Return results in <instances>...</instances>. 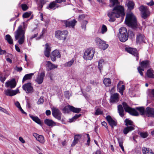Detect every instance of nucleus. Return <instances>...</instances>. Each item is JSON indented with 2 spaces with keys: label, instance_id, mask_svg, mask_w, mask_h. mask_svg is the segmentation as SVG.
I'll return each mask as SVG.
<instances>
[{
  "label": "nucleus",
  "instance_id": "obj_15",
  "mask_svg": "<svg viewBox=\"0 0 154 154\" xmlns=\"http://www.w3.org/2000/svg\"><path fill=\"white\" fill-rule=\"evenodd\" d=\"M106 119L112 129H113L114 126L117 125V122L114 120L110 116H107L106 117Z\"/></svg>",
  "mask_w": 154,
  "mask_h": 154
},
{
  "label": "nucleus",
  "instance_id": "obj_57",
  "mask_svg": "<svg viewBox=\"0 0 154 154\" xmlns=\"http://www.w3.org/2000/svg\"><path fill=\"white\" fill-rule=\"evenodd\" d=\"M85 14H82L79 16L78 20L79 21H81L82 20H83L85 17Z\"/></svg>",
  "mask_w": 154,
  "mask_h": 154
},
{
  "label": "nucleus",
  "instance_id": "obj_27",
  "mask_svg": "<svg viewBox=\"0 0 154 154\" xmlns=\"http://www.w3.org/2000/svg\"><path fill=\"white\" fill-rule=\"evenodd\" d=\"M13 90L11 89H7L4 91L5 94L6 96H12L16 94V93H14Z\"/></svg>",
  "mask_w": 154,
  "mask_h": 154
},
{
  "label": "nucleus",
  "instance_id": "obj_44",
  "mask_svg": "<svg viewBox=\"0 0 154 154\" xmlns=\"http://www.w3.org/2000/svg\"><path fill=\"white\" fill-rule=\"evenodd\" d=\"M107 31V28L106 26L103 24L101 28V33L102 34L105 33Z\"/></svg>",
  "mask_w": 154,
  "mask_h": 154
},
{
  "label": "nucleus",
  "instance_id": "obj_47",
  "mask_svg": "<svg viewBox=\"0 0 154 154\" xmlns=\"http://www.w3.org/2000/svg\"><path fill=\"white\" fill-rule=\"evenodd\" d=\"M118 141L119 146L121 148L122 151L123 152H124V149L123 146V142L122 140V139H118Z\"/></svg>",
  "mask_w": 154,
  "mask_h": 154
},
{
  "label": "nucleus",
  "instance_id": "obj_25",
  "mask_svg": "<svg viewBox=\"0 0 154 154\" xmlns=\"http://www.w3.org/2000/svg\"><path fill=\"white\" fill-rule=\"evenodd\" d=\"M141 67L143 68L149 67V61L148 60H146L142 61L140 62Z\"/></svg>",
  "mask_w": 154,
  "mask_h": 154
},
{
  "label": "nucleus",
  "instance_id": "obj_14",
  "mask_svg": "<svg viewBox=\"0 0 154 154\" xmlns=\"http://www.w3.org/2000/svg\"><path fill=\"white\" fill-rule=\"evenodd\" d=\"M45 75V72L44 71H42L41 73H38L37 77L35 79V81L38 84H41L43 82Z\"/></svg>",
  "mask_w": 154,
  "mask_h": 154
},
{
  "label": "nucleus",
  "instance_id": "obj_11",
  "mask_svg": "<svg viewBox=\"0 0 154 154\" xmlns=\"http://www.w3.org/2000/svg\"><path fill=\"white\" fill-rule=\"evenodd\" d=\"M77 22V21L74 19L72 20H63V21L66 27H71L72 28H74Z\"/></svg>",
  "mask_w": 154,
  "mask_h": 154
},
{
  "label": "nucleus",
  "instance_id": "obj_9",
  "mask_svg": "<svg viewBox=\"0 0 154 154\" xmlns=\"http://www.w3.org/2000/svg\"><path fill=\"white\" fill-rule=\"evenodd\" d=\"M94 53L95 51L93 49L88 48L85 51L83 58L85 60H91L93 57Z\"/></svg>",
  "mask_w": 154,
  "mask_h": 154
},
{
  "label": "nucleus",
  "instance_id": "obj_53",
  "mask_svg": "<svg viewBox=\"0 0 154 154\" xmlns=\"http://www.w3.org/2000/svg\"><path fill=\"white\" fill-rule=\"evenodd\" d=\"M21 7L23 11H26L27 10L28 8V7L25 4H22L21 5Z\"/></svg>",
  "mask_w": 154,
  "mask_h": 154
},
{
  "label": "nucleus",
  "instance_id": "obj_30",
  "mask_svg": "<svg viewBox=\"0 0 154 154\" xmlns=\"http://www.w3.org/2000/svg\"><path fill=\"white\" fill-rule=\"evenodd\" d=\"M33 75V73H31L25 75L23 79L22 82L23 83L25 81L31 79L32 76Z\"/></svg>",
  "mask_w": 154,
  "mask_h": 154
},
{
  "label": "nucleus",
  "instance_id": "obj_22",
  "mask_svg": "<svg viewBox=\"0 0 154 154\" xmlns=\"http://www.w3.org/2000/svg\"><path fill=\"white\" fill-rule=\"evenodd\" d=\"M46 66L48 67L47 70L48 71L51 70L52 69L57 68L58 65L53 64L51 61H48Z\"/></svg>",
  "mask_w": 154,
  "mask_h": 154
},
{
  "label": "nucleus",
  "instance_id": "obj_56",
  "mask_svg": "<svg viewBox=\"0 0 154 154\" xmlns=\"http://www.w3.org/2000/svg\"><path fill=\"white\" fill-rule=\"evenodd\" d=\"M6 79L5 77L3 76L2 74H0V80L2 82L4 83Z\"/></svg>",
  "mask_w": 154,
  "mask_h": 154
},
{
  "label": "nucleus",
  "instance_id": "obj_17",
  "mask_svg": "<svg viewBox=\"0 0 154 154\" xmlns=\"http://www.w3.org/2000/svg\"><path fill=\"white\" fill-rule=\"evenodd\" d=\"M119 100V94L118 93H115L112 94L110 98V103H116Z\"/></svg>",
  "mask_w": 154,
  "mask_h": 154
},
{
  "label": "nucleus",
  "instance_id": "obj_42",
  "mask_svg": "<svg viewBox=\"0 0 154 154\" xmlns=\"http://www.w3.org/2000/svg\"><path fill=\"white\" fill-rule=\"evenodd\" d=\"M127 6L130 10L133 9L134 8V3L132 1H129L127 4Z\"/></svg>",
  "mask_w": 154,
  "mask_h": 154
},
{
  "label": "nucleus",
  "instance_id": "obj_33",
  "mask_svg": "<svg viewBox=\"0 0 154 154\" xmlns=\"http://www.w3.org/2000/svg\"><path fill=\"white\" fill-rule=\"evenodd\" d=\"M5 39L9 44L12 45L13 44V39L8 34L6 35L5 36Z\"/></svg>",
  "mask_w": 154,
  "mask_h": 154
},
{
  "label": "nucleus",
  "instance_id": "obj_60",
  "mask_svg": "<svg viewBox=\"0 0 154 154\" xmlns=\"http://www.w3.org/2000/svg\"><path fill=\"white\" fill-rule=\"evenodd\" d=\"M87 137L88 138V140L87 141V142L88 143V146H89L90 145V142L91 140L90 138V137L89 135L88 134H86Z\"/></svg>",
  "mask_w": 154,
  "mask_h": 154
},
{
  "label": "nucleus",
  "instance_id": "obj_50",
  "mask_svg": "<svg viewBox=\"0 0 154 154\" xmlns=\"http://www.w3.org/2000/svg\"><path fill=\"white\" fill-rule=\"evenodd\" d=\"M31 12H26L23 14V18H27L29 17L31 15Z\"/></svg>",
  "mask_w": 154,
  "mask_h": 154
},
{
  "label": "nucleus",
  "instance_id": "obj_24",
  "mask_svg": "<svg viewBox=\"0 0 154 154\" xmlns=\"http://www.w3.org/2000/svg\"><path fill=\"white\" fill-rule=\"evenodd\" d=\"M134 127L133 126H127L124 129L123 132L125 135H126L128 133L134 130Z\"/></svg>",
  "mask_w": 154,
  "mask_h": 154
},
{
  "label": "nucleus",
  "instance_id": "obj_19",
  "mask_svg": "<svg viewBox=\"0 0 154 154\" xmlns=\"http://www.w3.org/2000/svg\"><path fill=\"white\" fill-rule=\"evenodd\" d=\"M45 46V49L44 51V54L46 57H48L50 56L51 51V47L49 46L48 43L46 44Z\"/></svg>",
  "mask_w": 154,
  "mask_h": 154
},
{
  "label": "nucleus",
  "instance_id": "obj_32",
  "mask_svg": "<svg viewBox=\"0 0 154 154\" xmlns=\"http://www.w3.org/2000/svg\"><path fill=\"white\" fill-rule=\"evenodd\" d=\"M125 125L127 126H133L134 127L135 126L134 125L133 122L131 120H129L128 119H126L125 121Z\"/></svg>",
  "mask_w": 154,
  "mask_h": 154
},
{
  "label": "nucleus",
  "instance_id": "obj_49",
  "mask_svg": "<svg viewBox=\"0 0 154 154\" xmlns=\"http://www.w3.org/2000/svg\"><path fill=\"white\" fill-rule=\"evenodd\" d=\"M103 113V111H101V110L100 108H98L96 109L95 115H98L100 114H102Z\"/></svg>",
  "mask_w": 154,
  "mask_h": 154
},
{
  "label": "nucleus",
  "instance_id": "obj_45",
  "mask_svg": "<svg viewBox=\"0 0 154 154\" xmlns=\"http://www.w3.org/2000/svg\"><path fill=\"white\" fill-rule=\"evenodd\" d=\"M36 140L41 143H44L45 142L44 137L41 135H39Z\"/></svg>",
  "mask_w": 154,
  "mask_h": 154
},
{
  "label": "nucleus",
  "instance_id": "obj_51",
  "mask_svg": "<svg viewBox=\"0 0 154 154\" xmlns=\"http://www.w3.org/2000/svg\"><path fill=\"white\" fill-rule=\"evenodd\" d=\"M44 101L43 97H40V98L38 99V101L37 102V104L38 105L42 104Z\"/></svg>",
  "mask_w": 154,
  "mask_h": 154
},
{
  "label": "nucleus",
  "instance_id": "obj_18",
  "mask_svg": "<svg viewBox=\"0 0 154 154\" xmlns=\"http://www.w3.org/2000/svg\"><path fill=\"white\" fill-rule=\"evenodd\" d=\"M16 85V83L14 79L11 81H8L5 83V86L7 88H14Z\"/></svg>",
  "mask_w": 154,
  "mask_h": 154
},
{
  "label": "nucleus",
  "instance_id": "obj_12",
  "mask_svg": "<svg viewBox=\"0 0 154 154\" xmlns=\"http://www.w3.org/2000/svg\"><path fill=\"white\" fill-rule=\"evenodd\" d=\"M125 50L128 52L136 57L137 60H138V53L136 49L131 48H125Z\"/></svg>",
  "mask_w": 154,
  "mask_h": 154
},
{
  "label": "nucleus",
  "instance_id": "obj_31",
  "mask_svg": "<svg viewBox=\"0 0 154 154\" xmlns=\"http://www.w3.org/2000/svg\"><path fill=\"white\" fill-rule=\"evenodd\" d=\"M144 40V36L143 35L139 34L137 35L136 41L138 42H143Z\"/></svg>",
  "mask_w": 154,
  "mask_h": 154
},
{
  "label": "nucleus",
  "instance_id": "obj_21",
  "mask_svg": "<svg viewBox=\"0 0 154 154\" xmlns=\"http://www.w3.org/2000/svg\"><path fill=\"white\" fill-rule=\"evenodd\" d=\"M60 6L57 4L55 1L51 2L49 5L48 6L47 8L49 9L54 10L56 8H58Z\"/></svg>",
  "mask_w": 154,
  "mask_h": 154
},
{
  "label": "nucleus",
  "instance_id": "obj_10",
  "mask_svg": "<svg viewBox=\"0 0 154 154\" xmlns=\"http://www.w3.org/2000/svg\"><path fill=\"white\" fill-rule=\"evenodd\" d=\"M22 88L26 93L31 94L34 92L33 86L30 82L24 84L22 86Z\"/></svg>",
  "mask_w": 154,
  "mask_h": 154
},
{
  "label": "nucleus",
  "instance_id": "obj_16",
  "mask_svg": "<svg viewBox=\"0 0 154 154\" xmlns=\"http://www.w3.org/2000/svg\"><path fill=\"white\" fill-rule=\"evenodd\" d=\"M146 115L148 117L154 118V108L147 107L146 109Z\"/></svg>",
  "mask_w": 154,
  "mask_h": 154
},
{
  "label": "nucleus",
  "instance_id": "obj_28",
  "mask_svg": "<svg viewBox=\"0 0 154 154\" xmlns=\"http://www.w3.org/2000/svg\"><path fill=\"white\" fill-rule=\"evenodd\" d=\"M118 112L119 115L121 117H123L124 116V110L123 108L121 105H119L118 106Z\"/></svg>",
  "mask_w": 154,
  "mask_h": 154
},
{
  "label": "nucleus",
  "instance_id": "obj_6",
  "mask_svg": "<svg viewBox=\"0 0 154 154\" xmlns=\"http://www.w3.org/2000/svg\"><path fill=\"white\" fill-rule=\"evenodd\" d=\"M68 34L67 30H57L55 32V37L59 40L64 41L66 38V35Z\"/></svg>",
  "mask_w": 154,
  "mask_h": 154
},
{
  "label": "nucleus",
  "instance_id": "obj_4",
  "mask_svg": "<svg viewBox=\"0 0 154 154\" xmlns=\"http://www.w3.org/2000/svg\"><path fill=\"white\" fill-rule=\"evenodd\" d=\"M119 33L118 37L120 41L122 42H125L128 39V37L127 29L124 27H121L119 29Z\"/></svg>",
  "mask_w": 154,
  "mask_h": 154
},
{
  "label": "nucleus",
  "instance_id": "obj_43",
  "mask_svg": "<svg viewBox=\"0 0 154 154\" xmlns=\"http://www.w3.org/2000/svg\"><path fill=\"white\" fill-rule=\"evenodd\" d=\"M138 134L140 136L143 138H146L148 136V134L147 132H139Z\"/></svg>",
  "mask_w": 154,
  "mask_h": 154
},
{
  "label": "nucleus",
  "instance_id": "obj_40",
  "mask_svg": "<svg viewBox=\"0 0 154 154\" xmlns=\"http://www.w3.org/2000/svg\"><path fill=\"white\" fill-rule=\"evenodd\" d=\"M102 43H102L99 48L103 50H105L108 47L109 45L108 44H106V42L104 41Z\"/></svg>",
  "mask_w": 154,
  "mask_h": 154
},
{
  "label": "nucleus",
  "instance_id": "obj_41",
  "mask_svg": "<svg viewBox=\"0 0 154 154\" xmlns=\"http://www.w3.org/2000/svg\"><path fill=\"white\" fill-rule=\"evenodd\" d=\"M74 60L73 59H72L70 61L64 64V66L65 67H69L71 66L73 63Z\"/></svg>",
  "mask_w": 154,
  "mask_h": 154
},
{
  "label": "nucleus",
  "instance_id": "obj_48",
  "mask_svg": "<svg viewBox=\"0 0 154 154\" xmlns=\"http://www.w3.org/2000/svg\"><path fill=\"white\" fill-rule=\"evenodd\" d=\"M88 21L86 20H85L83 21L82 23L81 27L82 29L85 30L86 29V25L88 23Z\"/></svg>",
  "mask_w": 154,
  "mask_h": 154
},
{
  "label": "nucleus",
  "instance_id": "obj_5",
  "mask_svg": "<svg viewBox=\"0 0 154 154\" xmlns=\"http://www.w3.org/2000/svg\"><path fill=\"white\" fill-rule=\"evenodd\" d=\"M122 105L126 112H128L130 114L134 116H137L139 115L138 112L135 109L129 107L126 102H123Z\"/></svg>",
  "mask_w": 154,
  "mask_h": 154
},
{
  "label": "nucleus",
  "instance_id": "obj_35",
  "mask_svg": "<svg viewBox=\"0 0 154 154\" xmlns=\"http://www.w3.org/2000/svg\"><path fill=\"white\" fill-rule=\"evenodd\" d=\"M137 109L140 112L141 115H146V109L142 107H137Z\"/></svg>",
  "mask_w": 154,
  "mask_h": 154
},
{
  "label": "nucleus",
  "instance_id": "obj_2",
  "mask_svg": "<svg viewBox=\"0 0 154 154\" xmlns=\"http://www.w3.org/2000/svg\"><path fill=\"white\" fill-rule=\"evenodd\" d=\"M125 23L128 26L131 28L137 27V25L136 18L132 13L126 14Z\"/></svg>",
  "mask_w": 154,
  "mask_h": 154
},
{
  "label": "nucleus",
  "instance_id": "obj_37",
  "mask_svg": "<svg viewBox=\"0 0 154 154\" xmlns=\"http://www.w3.org/2000/svg\"><path fill=\"white\" fill-rule=\"evenodd\" d=\"M103 83L106 86H109L111 84L110 79L109 78H105L103 80Z\"/></svg>",
  "mask_w": 154,
  "mask_h": 154
},
{
  "label": "nucleus",
  "instance_id": "obj_20",
  "mask_svg": "<svg viewBox=\"0 0 154 154\" xmlns=\"http://www.w3.org/2000/svg\"><path fill=\"white\" fill-rule=\"evenodd\" d=\"M44 123L49 127H53L56 125V123L51 119H46L44 120Z\"/></svg>",
  "mask_w": 154,
  "mask_h": 154
},
{
  "label": "nucleus",
  "instance_id": "obj_26",
  "mask_svg": "<svg viewBox=\"0 0 154 154\" xmlns=\"http://www.w3.org/2000/svg\"><path fill=\"white\" fill-rule=\"evenodd\" d=\"M142 151L143 154H154L151 149L145 147H143Z\"/></svg>",
  "mask_w": 154,
  "mask_h": 154
},
{
  "label": "nucleus",
  "instance_id": "obj_64",
  "mask_svg": "<svg viewBox=\"0 0 154 154\" xmlns=\"http://www.w3.org/2000/svg\"><path fill=\"white\" fill-rule=\"evenodd\" d=\"M45 114L47 116H49L51 114V111L49 110H47L45 112Z\"/></svg>",
  "mask_w": 154,
  "mask_h": 154
},
{
  "label": "nucleus",
  "instance_id": "obj_55",
  "mask_svg": "<svg viewBox=\"0 0 154 154\" xmlns=\"http://www.w3.org/2000/svg\"><path fill=\"white\" fill-rule=\"evenodd\" d=\"M119 85H120L119 83L118 84V87L119 88V91H124L125 89V86L124 85H122L120 87H119Z\"/></svg>",
  "mask_w": 154,
  "mask_h": 154
},
{
  "label": "nucleus",
  "instance_id": "obj_7",
  "mask_svg": "<svg viewBox=\"0 0 154 154\" xmlns=\"http://www.w3.org/2000/svg\"><path fill=\"white\" fill-rule=\"evenodd\" d=\"M139 9L141 12V17L143 19H146L149 16L150 13L147 7L142 5Z\"/></svg>",
  "mask_w": 154,
  "mask_h": 154
},
{
  "label": "nucleus",
  "instance_id": "obj_59",
  "mask_svg": "<svg viewBox=\"0 0 154 154\" xmlns=\"http://www.w3.org/2000/svg\"><path fill=\"white\" fill-rule=\"evenodd\" d=\"M15 69L17 72H20L23 70V69L21 67H19L16 66L15 67Z\"/></svg>",
  "mask_w": 154,
  "mask_h": 154
},
{
  "label": "nucleus",
  "instance_id": "obj_58",
  "mask_svg": "<svg viewBox=\"0 0 154 154\" xmlns=\"http://www.w3.org/2000/svg\"><path fill=\"white\" fill-rule=\"evenodd\" d=\"M55 2L57 4H61L62 2H66V0H55Z\"/></svg>",
  "mask_w": 154,
  "mask_h": 154
},
{
  "label": "nucleus",
  "instance_id": "obj_39",
  "mask_svg": "<svg viewBox=\"0 0 154 154\" xmlns=\"http://www.w3.org/2000/svg\"><path fill=\"white\" fill-rule=\"evenodd\" d=\"M104 60L103 59L100 60L98 62V68L101 73V70L103 68V65L104 64Z\"/></svg>",
  "mask_w": 154,
  "mask_h": 154
},
{
  "label": "nucleus",
  "instance_id": "obj_36",
  "mask_svg": "<svg viewBox=\"0 0 154 154\" xmlns=\"http://www.w3.org/2000/svg\"><path fill=\"white\" fill-rule=\"evenodd\" d=\"M103 41H103L100 38L98 37L96 38L95 40V42L96 44L98 46L99 48H100L101 44L102 43H103L102 42H103Z\"/></svg>",
  "mask_w": 154,
  "mask_h": 154
},
{
  "label": "nucleus",
  "instance_id": "obj_62",
  "mask_svg": "<svg viewBox=\"0 0 154 154\" xmlns=\"http://www.w3.org/2000/svg\"><path fill=\"white\" fill-rule=\"evenodd\" d=\"M64 95L66 98L69 97V92L68 91H65L64 92Z\"/></svg>",
  "mask_w": 154,
  "mask_h": 154
},
{
  "label": "nucleus",
  "instance_id": "obj_54",
  "mask_svg": "<svg viewBox=\"0 0 154 154\" xmlns=\"http://www.w3.org/2000/svg\"><path fill=\"white\" fill-rule=\"evenodd\" d=\"M81 137L82 135L81 134L76 135L74 136V139L78 142L79 140L81 138Z\"/></svg>",
  "mask_w": 154,
  "mask_h": 154
},
{
  "label": "nucleus",
  "instance_id": "obj_23",
  "mask_svg": "<svg viewBox=\"0 0 154 154\" xmlns=\"http://www.w3.org/2000/svg\"><path fill=\"white\" fill-rule=\"evenodd\" d=\"M154 71L150 68L147 70L146 71V75L149 78L154 79Z\"/></svg>",
  "mask_w": 154,
  "mask_h": 154
},
{
  "label": "nucleus",
  "instance_id": "obj_13",
  "mask_svg": "<svg viewBox=\"0 0 154 154\" xmlns=\"http://www.w3.org/2000/svg\"><path fill=\"white\" fill-rule=\"evenodd\" d=\"M61 57L60 53L57 50H55L53 51L50 56L51 59L53 61H55L56 58H60Z\"/></svg>",
  "mask_w": 154,
  "mask_h": 154
},
{
  "label": "nucleus",
  "instance_id": "obj_38",
  "mask_svg": "<svg viewBox=\"0 0 154 154\" xmlns=\"http://www.w3.org/2000/svg\"><path fill=\"white\" fill-rule=\"evenodd\" d=\"M71 107V111L73 112L78 113L81 111V109L80 108H75L72 106Z\"/></svg>",
  "mask_w": 154,
  "mask_h": 154
},
{
  "label": "nucleus",
  "instance_id": "obj_63",
  "mask_svg": "<svg viewBox=\"0 0 154 154\" xmlns=\"http://www.w3.org/2000/svg\"><path fill=\"white\" fill-rule=\"evenodd\" d=\"M40 4L43 5L45 4L46 2V0H40Z\"/></svg>",
  "mask_w": 154,
  "mask_h": 154
},
{
  "label": "nucleus",
  "instance_id": "obj_52",
  "mask_svg": "<svg viewBox=\"0 0 154 154\" xmlns=\"http://www.w3.org/2000/svg\"><path fill=\"white\" fill-rule=\"evenodd\" d=\"M137 69L140 75L142 76H143V71L144 70V69L141 67L140 66H139L137 68Z\"/></svg>",
  "mask_w": 154,
  "mask_h": 154
},
{
  "label": "nucleus",
  "instance_id": "obj_8",
  "mask_svg": "<svg viewBox=\"0 0 154 154\" xmlns=\"http://www.w3.org/2000/svg\"><path fill=\"white\" fill-rule=\"evenodd\" d=\"M52 113L54 117L59 120H61L63 123L64 120L61 119L62 114L58 109L53 107L52 109Z\"/></svg>",
  "mask_w": 154,
  "mask_h": 154
},
{
  "label": "nucleus",
  "instance_id": "obj_46",
  "mask_svg": "<svg viewBox=\"0 0 154 154\" xmlns=\"http://www.w3.org/2000/svg\"><path fill=\"white\" fill-rule=\"evenodd\" d=\"M81 116V114H75L72 119H69V122H72L74 120H76Z\"/></svg>",
  "mask_w": 154,
  "mask_h": 154
},
{
  "label": "nucleus",
  "instance_id": "obj_61",
  "mask_svg": "<svg viewBox=\"0 0 154 154\" xmlns=\"http://www.w3.org/2000/svg\"><path fill=\"white\" fill-rule=\"evenodd\" d=\"M15 106L17 107L18 109H19L20 108L21 106L20 104L18 101H16L15 103Z\"/></svg>",
  "mask_w": 154,
  "mask_h": 154
},
{
  "label": "nucleus",
  "instance_id": "obj_3",
  "mask_svg": "<svg viewBox=\"0 0 154 154\" xmlns=\"http://www.w3.org/2000/svg\"><path fill=\"white\" fill-rule=\"evenodd\" d=\"M24 31L22 29V26H19L15 32V37L16 40H17L20 37L18 41V42L20 45L23 44L24 41Z\"/></svg>",
  "mask_w": 154,
  "mask_h": 154
},
{
  "label": "nucleus",
  "instance_id": "obj_29",
  "mask_svg": "<svg viewBox=\"0 0 154 154\" xmlns=\"http://www.w3.org/2000/svg\"><path fill=\"white\" fill-rule=\"evenodd\" d=\"M29 116L35 122L39 125L41 124V120L38 117L30 114L29 115Z\"/></svg>",
  "mask_w": 154,
  "mask_h": 154
},
{
  "label": "nucleus",
  "instance_id": "obj_34",
  "mask_svg": "<svg viewBox=\"0 0 154 154\" xmlns=\"http://www.w3.org/2000/svg\"><path fill=\"white\" fill-rule=\"evenodd\" d=\"M72 106L68 105L65 106L62 109V111L64 113H68L69 111H71Z\"/></svg>",
  "mask_w": 154,
  "mask_h": 154
},
{
  "label": "nucleus",
  "instance_id": "obj_1",
  "mask_svg": "<svg viewBox=\"0 0 154 154\" xmlns=\"http://www.w3.org/2000/svg\"><path fill=\"white\" fill-rule=\"evenodd\" d=\"M111 4L110 7L115 6L112 11H109L107 13V16L109 17V21L111 22H114L116 18L121 17L123 18L125 15L124 7L119 5V2L118 0H109Z\"/></svg>",
  "mask_w": 154,
  "mask_h": 154
}]
</instances>
